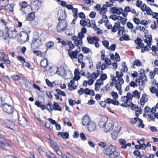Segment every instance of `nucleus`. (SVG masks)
Listing matches in <instances>:
<instances>
[{
    "label": "nucleus",
    "instance_id": "obj_5",
    "mask_svg": "<svg viewBox=\"0 0 158 158\" xmlns=\"http://www.w3.org/2000/svg\"><path fill=\"white\" fill-rule=\"evenodd\" d=\"M114 123L111 120L108 121L104 127V130L106 133L112 131L114 126Z\"/></svg>",
    "mask_w": 158,
    "mask_h": 158
},
{
    "label": "nucleus",
    "instance_id": "obj_30",
    "mask_svg": "<svg viewBox=\"0 0 158 158\" xmlns=\"http://www.w3.org/2000/svg\"><path fill=\"white\" fill-rule=\"evenodd\" d=\"M37 41V42L38 43V44H39L40 43V40L38 38H35L34 37H33L32 40L31 44V45L33 44H35V42H36Z\"/></svg>",
    "mask_w": 158,
    "mask_h": 158
},
{
    "label": "nucleus",
    "instance_id": "obj_47",
    "mask_svg": "<svg viewBox=\"0 0 158 158\" xmlns=\"http://www.w3.org/2000/svg\"><path fill=\"white\" fill-rule=\"evenodd\" d=\"M83 57V55L81 53L79 55L78 59V61L80 63H82Z\"/></svg>",
    "mask_w": 158,
    "mask_h": 158
},
{
    "label": "nucleus",
    "instance_id": "obj_8",
    "mask_svg": "<svg viewBox=\"0 0 158 158\" xmlns=\"http://www.w3.org/2000/svg\"><path fill=\"white\" fill-rule=\"evenodd\" d=\"M134 43L135 44H137L136 47V49H140L144 46V44L142 43V40L138 37L135 40Z\"/></svg>",
    "mask_w": 158,
    "mask_h": 158
},
{
    "label": "nucleus",
    "instance_id": "obj_4",
    "mask_svg": "<svg viewBox=\"0 0 158 158\" xmlns=\"http://www.w3.org/2000/svg\"><path fill=\"white\" fill-rule=\"evenodd\" d=\"M115 151V147L112 144L108 146V147L102 150V152L104 154L108 155L110 157L111 156L112 153Z\"/></svg>",
    "mask_w": 158,
    "mask_h": 158
},
{
    "label": "nucleus",
    "instance_id": "obj_26",
    "mask_svg": "<svg viewBox=\"0 0 158 158\" xmlns=\"http://www.w3.org/2000/svg\"><path fill=\"white\" fill-rule=\"evenodd\" d=\"M13 7L14 6L11 4H8L5 6V9L10 11H12L13 10Z\"/></svg>",
    "mask_w": 158,
    "mask_h": 158
},
{
    "label": "nucleus",
    "instance_id": "obj_61",
    "mask_svg": "<svg viewBox=\"0 0 158 158\" xmlns=\"http://www.w3.org/2000/svg\"><path fill=\"white\" fill-rule=\"evenodd\" d=\"M115 60L117 62L119 61L120 60V58L119 56L117 53H115Z\"/></svg>",
    "mask_w": 158,
    "mask_h": 158
},
{
    "label": "nucleus",
    "instance_id": "obj_62",
    "mask_svg": "<svg viewBox=\"0 0 158 158\" xmlns=\"http://www.w3.org/2000/svg\"><path fill=\"white\" fill-rule=\"evenodd\" d=\"M98 145L102 148H104L106 146V143L104 142H100L98 143Z\"/></svg>",
    "mask_w": 158,
    "mask_h": 158
},
{
    "label": "nucleus",
    "instance_id": "obj_15",
    "mask_svg": "<svg viewBox=\"0 0 158 158\" xmlns=\"http://www.w3.org/2000/svg\"><path fill=\"white\" fill-rule=\"evenodd\" d=\"M7 126L8 127L13 131L15 130L16 129V126L14 123L10 121H8Z\"/></svg>",
    "mask_w": 158,
    "mask_h": 158
},
{
    "label": "nucleus",
    "instance_id": "obj_19",
    "mask_svg": "<svg viewBox=\"0 0 158 158\" xmlns=\"http://www.w3.org/2000/svg\"><path fill=\"white\" fill-rule=\"evenodd\" d=\"M57 135H60L63 139H68L69 137V134L67 132H58L57 133Z\"/></svg>",
    "mask_w": 158,
    "mask_h": 158
},
{
    "label": "nucleus",
    "instance_id": "obj_16",
    "mask_svg": "<svg viewBox=\"0 0 158 158\" xmlns=\"http://www.w3.org/2000/svg\"><path fill=\"white\" fill-rule=\"evenodd\" d=\"M48 64V60L46 58H44L42 59L40 61V64L42 67L46 68Z\"/></svg>",
    "mask_w": 158,
    "mask_h": 158
},
{
    "label": "nucleus",
    "instance_id": "obj_36",
    "mask_svg": "<svg viewBox=\"0 0 158 158\" xmlns=\"http://www.w3.org/2000/svg\"><path fill=\"white\" fill-rule=\"evenodd\" d=\"M119 28L118 31V34L121 35L123 34V32L124 31V27H119Z\"/></svg>",
    "mask_w": 158,
    "mask_h": 158
},
{
    "label": "nucleus",
    "instance_id": "obj_40",
    "mask_svg": "<svg viewBox=\"0 0 158 158\" xmlns=\"http://www.w3.org/2000/svg\"><path fill=\"white\" fill-rule=\"evenodd\" d=\"M110 18L112 19L113 20L115 21L117 20H119V17L115 15H111Z\"/></svg>",
    "mask_w": 158,
    "mask_h": 158
},
{
    "label": "nucleus",
    "instance_id": "obj_58",
    "mask_svg": "<svg viewBox=\"0 0 158 158\" xmlns=\"http://www.w3.org/2000/svg\"><path fill=\"white\" fill-rule=\"evenodd\" d=\"M116 46L115 44H112L110 46V48H108V49H110L112 51H114L116 48Z\"/></svg>",
    "mask_w": 158,
    "mask_h": 158
},
{
    "label": "nucleus",
    "instance_id": "obj_25",
    "mask_svg": "<svg viewBox=\"0 0 158 158\" xmlns=\"http://www.w3.org/2000/svg\"><path fill=\"white\" fill-rule=\"evenodd\" d=\"M64 65L63 67L61 66L60 67V69L61 70V72H62L64 77H66L67 75L66 70L64 69V67H67V65L66 64H64Z\"/></svg>",
    "mask_w": 158,
    "mask_h": 158
},
{
    "label": "nucleus",
    "instance_id": "obj_64",
    "mask_svg": "<svg viewBox=\"0 0 158 158\" xmlns=\"http://www.w3.org/2000/svg\"><path fill=\"white\" fill-rule=\"evenodd\" d=\"M105 62L108 65H110L111 63L110 60L108 58L105 59Z\"/></svg>",
    "mask_w": 158,
    "mask_h": 158
},
{
    "label": "nucleus",
    "instance_id": "obj_32",
    "mask_svg": "<svg viewBox=\"0 0 158 158\" xmlns=\"http://www.w3.org/2000/svg\"><path fill=\"white\" fill-rule=\"evenodd\" d=\"M11 77L14 81H17L21 79V77L20 76L16 74L12 76Z\"/></svg>",
    "mask_w": 158,
    "mask_h": 158
},
{
    "label": "nucleus",
    "instance_id": "obj_1",
    "mask_svg": "<svg viewBox=\"0 0 158 158\" xmlns=\"http://www.w3.org/2000/svg\"><path fill=\"white\" fill-rule=\"evenodd\" d=\"M58 15L59 23L57 26V30L58 32L64 31L67 27V22L65 19L66 18L65 13L62 10L59 11Z\"/></svg>",
    "mask_w": 158,
    "mask_h": 158
},
{
    "label": "nucleus",
    "instance_id": "obj_55",
    "mask_svg": "<svg viewBox=\"0 0 158 158\" xmlns=\"http://www.w3.org/2000/svg\"><path fill=\"white\" fill-rule=\"evenodd\" d=\"M68 101L69 104L72 106H73L74 105L76 104V101L75 100L69 99Z\"/></svg>",
    "mask_w": 158,
    "mask_h": 158
},
{
    "label": "nucleus",
    "instance_id": "obj_34",
    "mask_svg": "<svg viewBox=\"0 0 158 158\" xmlns=\"http://www.w3.org/2000/svg\"><path fill=\"white\" fill-rule=\"evenodd\" d=\"M74 44H75V46H78V45L82 44H83L82 41L81 40H77L75 41H74Z\"/></svg>",
    "mask_w": 158,
    "mask_h": 158
},
{
    "label": "nucleus",
    "instance_id": "obj_10",
    "mask_svg": "<svg viewBox=\"0 0 158 158\" xmlns=\"http://www.w3.org/2000/svg\"><path fill=\"white\" fill-rule=\"evenodd\" d=\"M107 121L108 118L106 116L103 117L101 119L98 125L101 127H104Z\"/></svg>",
    "mask_w": 158,
    "mask_h": 158
},
{
    "label": "nucleus",
    "instance_id": "obj_28",
    "mask_svg": "<svg viewBox=\"0 0 158 158\" xmlns=\"http://www.w3.org/2000/svg\"><path fill=\"white\" fill-rule=\"evenodd\" d=\"M133 96L134 97H136L137 99H139L140 98V94L138 91L137 90H134L133 92Z\"/></svg>",
    "mask_w": 158,
    "mask_h": 158
},
{
    "label": "nucleus",
    "instance_id": "obj_50",
    "mask_svg": "<svg viewBox=\"0 0 158 158\" xmlns=\"http://www.w3.org/2000/svg\"><path fill=\"white\" fill-rule=\"evenodd\" d=\"M140 74H141V75L139 77V78L141 80V81L142 80H143V74H144V70L143 69H141L140 70Z\"/></svg>",
    "mask_w": 158,
    "mask_h": 158
},
{
    "label": "nucleus",
    "instance_id": "obj_35",
    "mask_svg": "<svg viewBox=\"0 0 158 158\" xmlns=\"http://www.w3.org/2000/svg\"><path fill=\"white\" fill-rule=\"evenodd\" d=\"M82 51L84 53H88L89 52L91 51L90 49L85 47H82Z\"/></svg>",
    "mask_w": 158,
    "mask_h": 158
},
{
    "label": "nucleus",
    "instance_id": "obj_43",
    "mask_svg": "<svg viewBox=\"0 0 158 158\" xmlns=\"http://www.w3.org/2000/svg\"><path fill=\"white\" fill-rule=\"evenodd\" d=\"M37 150L39 153L42 156L45 155L46 153H47L45 152L41 148H38Z\"/></svg>",
    "mask_w": 158,
    "mask_h": 158
},
{
    "label": "nucleus",
    "instance_id": "obj_63",
    "mask_svg": "<svg viewBox=\"0 0 158 158\" xmlns=\"http://www.w3.org/2000/svg\"><path fill=\"white\" fill-rule=\"evenodd\" d=\"M100 78L102 81L105 80L107 78V76L106 74H102L101 75Z\"/></svg>",
    "mask_w": 158,
    "mask_h": 158
},
{
    "label": "nucleus",
    "instance_id": "obj_17",
    "mask_svg": "<svg viewBox=\"0 0 158 158\" xmlns=\"http://www.w3.org/2000/svg\"><path fill=\"white\" fill-rule=\"evenodd\" d=\"M146 96L147 94H144L142 95L140 100V104L141 106H143L145 102L147 101L148 99L146 98Z\"/></svg>",
    "mask_w": 158,
    "mask_h": 158
},
{
    "label": "nucleus",
    "instance_id": "obj_41",
    "mask_svg": "<svg viewBox=\"0 0 158 158\" xmlns=\"http://www.w3.org/2000/svg\"><path fill=\"white\" fill-rule=\"evenodd\" d=\"M18 60H19L22 63L24 62L25 60V59L23 57L21 56H17Z\"/></svg>",
    "mask_w": 158,
    "mask_h": 158
},
{
    "label": "nucleus",
    "instance_id": "obj_45",
    "mask_svg": "<svg viewBox=\"0 0 158 158\" xmlns=\"http://www.w3.org/2000/svg\"><path fill=\"white\" fill-rule=\"evenodd\" d=\"M117 23L115 22L114 23V26L112 27V31L113 32H115L117 31V29H118L119 27L116 26Z\"/></svg>",
    "mask_w": 158,
    "mask_h": 158
},
{
    "label": "nucleus",
    "instance_id": "obj_46",
    "mask_svg": "<svg viewBox=\"0 0 158 158\" xmlns=\"http://www.w3.org/2000/svg\"><path fill=\"white\" fill-rule=\"evenodd\" d=\"M145 11H146L147 14L149 15H152L153 13L152 11L149 7H148L146 9V10H145Z\"/></svg>",
    "mask_w": 158,
    "mask_h": 158
},
{
    "label": "nucleus",
    "instance_id": "obj_9",
    "mask_svg": "<svg viewBox=\"0 0 158 158\" xmlns=\"http://www.w3.org/2000/svg\"><path fill=\"white\" fill-rule=\"evenodd\" d=\"M91 122L89 117L87 114L82 119V125L84 126H88Z\"/></svg>",
    "mask_w": 158,
    "mask_h": 158
},
{
    "label": "nucleus",
    "instance_id": "obj_38",
    "mask_svg": "<svg viewBox=\"0 0 158 158\" xmlns=\"http://www.w3.org/2000/svg\"><path fill=\"white\" fill-rule=\"evenodd\" d=\"M118 134L115 132H112L111 135L112 139L114 140H116L118 137Z\"/></svg>",
    "mask_w": 158,
    "mask_h": 158
},
{
    "label": "nucleus",
    "instance_id": "obj_59",
    "mask_svg": "<svg viewBox=\"0 0 158 158\" xmlns=\"http://www.w3.org/2000/svg\"><path fill=\"white\" fill-rule=\"evenodd\" d=\"M121 130V127H115L114 129L113 132H115V133L118 134L120 132Z\"/></svg>",
    "mask_w": 158,
    "mask_h": 158
},
{
    "label": "nucleus",
    "instance_id": "obj_51",
    "mask_svg": "<svg viewBox=\"0 0 158 158\" xmlns=\"http://www.w3.org/2000/svg\"><path fill=\"white\" fill-rule=\"evenodd\" d=\"M134 64L136 66H140L142 65V63L139 60H136L134 61Z\"/></svg>",
    "mask_w": 158,
    "mask_h": 158
},
{
    "label": "nucleus",
    "instance_id": "obj_22",
    "mask_svg": "<svg viewBox=\"0 0 158 158\" xmlns=\"http://www.w3.org/2000/svg\"><path fill=\"white\" fill-rule=\"evenodd\" d=\"M78 53L79 51H78V50H76L75 51L72 52L71 54H70L69 56L72 59L73 58L77 59V56Z\"/></svg>",
    "mask_w": 158,
    "mask_h": 158
},
{
    "label": "nucleus",
    "instance_id": "obj_27",
    "mask_svg": "<svg viewBox=\"0 0 158 158\" xmlns=\"http://www.w3.org/2000/svg\"><path fill=\"white\" fill-rule=\"evenodd\" d=\"M120 153L118 151H116V148H115V151L112 154L110 158H115L119 156Z\"/></svg>",
    "mask_w": 158,
    "mask_h": 158
},
{
    "label": "nucleus",
    "instance_id": "obj_3",
    "mask_svg": "<svg viewBox=\"0 0 158 158\" xmlns=\"http://www.w3.org/2000/svg\"><path fill=\"white\" fill-rule=\"evenodd\" d=\"M53 106L51 102H48V104L46 105V109L49 111H52L53 110H55L61 111L62 109L61 107L58 103L54 102H53Z\"/></svg>",
    "mask_w": 158,
    "mask_h": 158
},
{
    "label": "nucleus",
    "instance_id": "obj_20",
    "mask_svg": "<svg viewBox=\"0 0 158 158\" xmlns=\"http://www.w3.org/2000/svg\"><path fill=\"white\" fill-rule=\"evenodd\" d=\"M18 122L19 124L21 125H25L27 123L26 120L23 117H22L21 118H18Z\"/></svg>",
    "mask_w": 158,
    "mask_h": 158
},
{
    "label": "nucleus",
    "instance_id": "obj_23",
    "mask_svg": "<svg viewBox=\"0 0 158 158\" xmlns=\"http://www.w3.org/2000/svg\"><path fill=\"white\" fill-rule=\"evenodd\" d=\"M130 37L128 35L125 34L121 36L119 38V40L120 41H123L124 40L128 41L129 40Z\"/></svg>",
    "mask_w": 158,
    "mask_h": 158
},
{
    "label": "nucleus",
    "instance_id": "obj_57",
    "mask_svg": "<svg viewBox=\"0 0 158 158\" xmlns=\"http://www.w3.org/2000/svg\"><path fill=\"white\" fill-rule=\"evenodd\" d=\"M111 103L114 105H117L118 106L119 104V102L116 99L112 100Z\"/></svg>",
    "mask_w": 158,
    "mask_h": 158
},
{
    "label": "nucleus",
    "instance_id": "obj_2",
    "mask_svg": "<svg viewBox=\"0 0 158 158\" xmlns=\"http://www.w3.org/2000/svg\"><path fill=\"white\" fill-rule=\"evenodd\" d=\"M4 31L5 36L4 38L5 40L7 39V37L14 39L17 36V31L14 27L8 26H5Z\"/></svg>",
    "mask_w": 158,
    "mask_h": 158
},
{
    "label": "nucleus",
    "instance_id": "obj_31",
    "mask_svg": "<svg viewBox=\"0 0 158 158\" xmlns=\"http://www.w3.org/2000/svg\"><path fill=\"white\" fill-rule=\"evenodd\" d=\"M102 80L100 79H99L97 80L96 83L95 84V90H96V87L98 88L100 86V85L101 84V82H102Z\"/></svg>",
    "mask_w": 158,
    "mask_h": 158
},
{
    "label": "nucleus",
    "instance_id": "obj_12",
    "mask_svg": "<svg viewBox=\"0 0 158 158\" xmlns=\"http://www.w3.org/2000/svg\"><path fill=\"white\" fill-rule=\"evenodd\" d=\"M124 103L121 104V106L123 107H127V106H130L131 108L133 107L135 105L131 101H130L129 103L127 102L126 100L124 102H123Z\"/></svg>",
    "mask_w": 158,
    "mask_h": 158
},
{
    "label": "nucleus",
    "instance_id": "obj_56",
    "mask_svg": "<svg viewBox=\"0 0 158 158\" xmlns=\"http://www.w3.org/2000/svg\"><path fill=\"white\" fill-rule=\"evenodd\" d=\"M62 158H73V157L69 152H67L66 155L65 156H62Z\"/></svg>",
    "mask_w": 158,
    "mask_h": 158
},
{
    "label": "nucleus",
    "instance_id": "obj_42",
    "mask_svg": "<svg viewBox=\"0 0 158 158\" xmlns=\"http://www.w3.org/2000/svg\"><path fill=\"white\" fill-rule=\"evenodd\" d=\"M123 74L122 72H120L119 73L118 71L116 72V76L117 78H120L121 77H122L123 76Z\"/></svg>",
    "mask_w": 158,
    "mask_h": 158
},
{
    "label": "nucleus",
    "instance_id": "obj_11",
    "mask_svg": "<svg viewBox=\"0 0 158 158\" xmlns=\"http://www.w3.org/2000/svg\"><path fill=\"white\" fill-rule=\"evenodd\" d=\"M87 40L88 42L90 44H93L94 43V41H99V38L96 36H93L91 37L88 36L87 37Z\"/></svg>",
    "mask_w": 158,
    "mask_h": 158
},
{
    "label": "nucleus",
    "instance_id": "obj_14",
    "mask_svg": "<svg viewBox=\"0 0 158 158\" xmlns=\"http://www.w3.org/2000/svg\"><path fill=\"white\" fill-rule=\"evenodd\" d=\"M6 140L3 137H0V148L4 149L6 147Z\"/></svg>",
    "mask_w": 158,
    "mask_h": 158
},
{
    "label": "nucleus",
    "instance_id": "obj_48",
    "mask_svg": "<svg viewBox=\"0 0 158 158\" xmlns=\"http://www.w3.org/2000/svg\"><path fill=\"white\" fill-rule=\"evenodd\" d=\"M46 82L48 85L51 88H52L53 87V84L52 83L50 82L48 79H46L45 80Z\"/></svg>",
    "mask_w": 158,
    "mask_h": 158
},
{
    "label": "nucleus",
    "instance_id": "obj_33",
    "mask_svg": "<svg viewBox=\"0 0 158 158\" xmlns=\"http://www.w3.org/2000/svg\"><path fill=\"white\" fill-rule=\"evenodd\" d=\"M143 79L142 80L141 83L139 84V85L142 86L144 85V81H147V78L145 74L143 75Z\"/></svg>",
    "mask_w": 158,
    "mask_h": 158
},
{
    "label": "nucleus",
    "instance_id": "obj_24",
    "mask_svg": "<svg viewBox=\"0 0 158 158\" xmlns=\"http://www.w3.org/2000/svg\"><path fill=\"white\" fill-rule=\"evenodd\" d=\"M35 17V13L34 12H31L28 14L27 19L28 20L32 21L34 19Z\"/></svg>",
    "mask_w": 158,
    "mask_h": 158
},
{
    "label": "nucleus",
    "instance_id": "obj_39",
    "mask_svg": "<svg viewBox=\"0 0 158 158\" xmlns=\"http://www.w3.org/2000/svg\"><path fill=\"white\" fill-rule=\"evenodd\" d=\"M141 48V52L143 53L145 51H148L150 50V48L148 47L147 46H146L144 47L143 46Z\"/></svg>",
    "mask_w": 158,
    "mask_h": 158
},
{
    "label": "nucleus",
    "instance_id": "obj_21",
    "mask_svg": "<svg viewBox=\"0 0 158 158\" xmlns=\"http://www.w3.org/2000/svg\"><path fill=\"white\" fill-rule=\"evenodd\" d=\"M133 97V95L130 93H128L126 96H122V98L126 99V101L129 102V100H131Z\"/></svg>",
    "mask_w": 158,
    "mask_h": 158
},
{
    "label": "nucleus",
    "instance_id": "obj_13",
    "mask_svg": "<svg viewBox=\"0 0 158 158\" xmlns=\"http://www.w3.org/2000/svg\"><path fill=\"white\" fill-rule=\"evenodd\" d=\"M88 129L89 131H94L96 127V124L94 122L92 121L88 125Z\"/></svg>",
    "mask_w": 158,
    "mask_h": 158
},
{
    "label": "nucleus",
    "instance_id": "obj_44",
    "mask_svg": "<svg viewBox=\"0 0 158 158\" xmlns=\"http://www.w3.org/2000/svg\"><path fill=\"white\" fill-rule=\"evenodd\" d=\"M54 43L53 42L50 41L47 42L46 44V46L48 48H50L53 46Z\"/></svg>",
    "mask_w": 158,
    "mask_h": 158
},
{
    "label": "nucleus",
    "instance_id": "obj_29",
    "mask_svg": "<svg viewBox=\"0 0 158 158\" xmlns=\"http://www.w3.org/2000/svg\"><path fill=\"white\" fill-rule=\"evenodd\" d=\"M118 17H119V20H120L122 24L123 25L125 24L126 23L127 19L126 18H124L119 15L118 16Z\"/></svg>",
    "mask_w": 158,
    "mask_h": 158
},
{
    "label": "nucleus",
    "instance_id": "obj_52",
    "mask_svg": "<svg viewBox=\"0 0 158 158\" xmlns=\"http://www.w3.org/2000/svg\"><path fill=\"white\" fill-rule=\"evenodd\" d=\"M3 57H2V61H4L6 64H10V60H6L4 59L5 56V55H2Z\"/></svg>",
    "mask_w": 158,
    "mask_h": 158
},
{
    "label": "nucleus",
    "instance_id": "obj_60",
    "mask_svg": "<svg viewBox=\"0 0 158 158\" xmlns=\"http://www.w3.org/2000/svg\"><path fill=\"white\" fill-rule=\"evenodd\" d=\"M102 44L106 48H108L109 45V43L108 41L107 40H104L102 42Z\"/></svg>",
    "mask_w": 158,
    "mask_h": 158
},
{
    "label": "nucleus",
    "instance_id": "obj_37",
    "mask_svg": "<svg viewBox=\"0 0 158 158\" xmlns=\"http://www.w3.org/2000/svg\"><path fill=\"white\" fill-rule=\"evenodd\" d=\"M138 121L139 122V123L138 126L139 127H140L141 126V128H144V124L143 123V120L140 118H138Z\"/></svg>",
    "mask_w": 158,
    "mask_h": 158
},
{
    "label": "nucleus",
    "instance_id": "obj_18",
    "mask_svg": "<svg viewBox=\"0 0 158 158\" xmlns=\"http://www.w3.org/2000/svg\"><path fill=\"white\" fill-rule=\"evenodd\" d=\"M118 141L120 144L122 145L121 148L123 149H126V140L123 139H118Z\"/></svg>",
    "mask_w": 158,
    "mask_h": 158
},
{
    "label": "nucleus",
    "instance_id": "obj_53",
    "mask_svg": "<svg viewBox=\"0 0 158 158\" xmlns=\"http://www.w3.org/2000/svg\"><path fill=\"white\" fill-rule=\"evenodd\" d=\"M147 7H147V6L144 4H143L140 8L142 11L144 12L145 11V10H146Z\"/></svg>",
    "mask_w": 158,
    "mask_h": 158
},
{
    "label": "nucleus",
    "instance_id": "obj_54",
    "mask_svg": "<svg viewBox=\"0 0 158 158\" xmlns=\"http://www.w3.org/2000/svg\"><path fill=\"white\" fill-rule=\"evenodd\" d=\"M123 10L121 7L119 8H117V10L116 13L118 15H120L122 14L123 12Z\"/></svg>",
    "mask_w": 158,
    "mask_h": 158
},
{
    "label": "nucleus",
    "instance_id": "obj_49",
    "mask_svg": "<svg viewBox=\"0 0 158 158\" xmlns=\"http://www.w3.org/2000/svg\"><path fill=\"white\" fill-rule=\"evenodd\" d=\"M111 94L112 96L114 99L118 98V95L117 93L114 91H112L111 92Z\"/></svg>",
    "mask_w": 158,
    "mask_h": 158
},
{
    "label": "nucleus",
    "instance_id": "obj_7",
    "mask_svg": "<svg viewBox=\"0 0 158 158\" xmlns=\"http://www.w3.org/2000/svg\"><path fill=\"white\" fill-rule=\"evenodd\" d=\"M40 4L37 1H34L31 3V7L32 11H37L40 7Z\"/></svg>",
    "mask_w": 158,
    "mask_h": 158
},
{
    "label": "nucleus",
    "instance_id": "obj_6",
    "mask_svg": "<svg viewBox=\"0 0 158 158\" xmlns=\"http://www.w3.org/2000/svg\"><path fill=\"white\" fill-rule=\"evenodd\" d=\"M2 108L4 111L9 114L12 113L14 112L13 107L6 103H4L2 105Z\"/></svg>",
    "mask_w": 158,
    "mask_h": 158
}]
</instances>
